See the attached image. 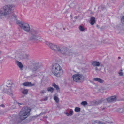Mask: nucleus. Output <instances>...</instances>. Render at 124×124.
I'll return each mask as SVG.
<instances>
[{"label":"nucleus","mask_w":124,"mask_h":124,"mask_svg":"<svg viewBox=\"0 0 124 124\" xmlns=\"http://www.w3.org/2000/svg\"><path fill=\"white\" fill-rule=\"evenodd\" d=\"M46 44L51 49L55 51L58 52L61 54L64 55L67 53V50L66 48L60 49L58 46L47 41L46 42Z\"/></svg>","instance_id":"f257e3e1"},{"label":"nucleus","mask_w":124,"mask_h":124,"mask_svg":"<svg viewBox=\"0 0 124 124\" xmlns=\"http://www.w3.org/2000/svg\"><path fill=\"white\" fill-rule=\"evenodd\" d=\"M52 72L55 76L59 77L62 74L63 70L59 64L54 63L52 65Z\"/></svg>","instance_id":"f03ea898"},{"label":"nucleus","mask_w":124,"mask_h":124,"mask_svg":"<svg viewBox=\"0 0 124 124\" xmlns=\"http://www.w3.org/2000/svg\"><path fill=\"white\" fill-rule=\"evenodd\" d=\"M13 7V5H10L4 6L0 10V17L9 14Z\"/></svg>","instance_id":"7ed1b4c3"},{"label":"nucleus","mask_w":124,"mask_h":124,"mask_svg":"<svg viewBox=\"0 0 124 124\" xmlns=\"http://www.w3.org/2000/svg\"><path fill=\"white\" fill-rule=\"evenodd\" d=\"M31 110L29 107H23L19 113V118L21 120H24L27 118L29 115Z\"/></svg>","instance_id":"20e7f679"},{"label":"nucleus","mask_w":124,"mask_h":124,"mask_svg":"<svg viewBox=\"0 0 124 124\" xmlns=\"http://www.w3.org/2000/svg\"><path fill=\"white\" fill-rule=\"evenodd\" d=\"M31 35L30 38V40L34 41L39 40L41 41H43V39L37 35V32L36 30L35 29H31Z\"/></svg>","instance_id":"39448f33"},{"label":"nucleus","mask_w":124,"mask_h":124,"mask_svg":"<svg viewBox=\"0 0 124 124\" xmlns=\"http://www.w3.org/2000/svg\"><path fill=\"white\" fill-rule=\"evenodd\" d=\"M16 23L21 29L25 31L28 32L30 31V25L27 23L17 21L16 22Z\"/></svg>","instance_id":"423d86ee"},{"label":"nucleus","mask_w":124,"mask_h":124,"mask_svg":"<svg viewBox=\"0 0 124 124\" xmlns=\"http://www.w3.org/2000/svg\"><path fill=\"white\" fill-rule=\"evenodd\" d=\"M11 89V87L10 85H9L8 86L2 85L0 86V90L3 91L2 92H4L9 95H12L13 94Z\"/></svg>","instance_id":"0eeeda50"},{"label":"nucleus","mask_w":124,"mask_h":124,"mask_svg":"<svg viewBox=\"0 0 124 124\" xmlns=\"http://www.w3.org/2000/svg\"><path fill=\"white\" fill-rule=\"evenodd\" d=\"M72 78L74 81L79 82L83 79L84 77L82 75L78 73L73 75Z\"/></svg>","instance_id":"6e6552de"},{"label":"nucleus","mask_w":124,"mask_h":124,"mask_svg":"<svg viewBox=\"0 0 124 124\" xmlns=\"http://www.w3.org/2000/svg\"><path fill=\"white\" fill-rule=\"evenodd\" d=\"M107 100L109 102L115 101L116 100V97L115 96L108 97L107 99Z\"/></svg>","instance_id":"1a4fd4ad"},{"label":"nucleus","mask_w":124,"mask_h":124,"mask_svg":"<svg viewBox=\"0 0 124 124\" xmlns=\"http://www.w3.org/2000/svg\"><path fill=\"white\" fill-rule=\"evenodd\" d=\"M23 85L25 86H31L34 85L33 84H32L30 82H26L23 83Z\"/></svg>","instance_id":"9d476101"},{"label":"nucleus","mask_w":124,"mask_h":124,"mask_svg":"<svg viewBox=\"0 0 124 124\" xmlns=\"http://www.w3.org/2000/svg\"><path fill=\"white\" fill-rule=\"evenodd\" d=\"M92 64L93 66H98L100 65V63L96 61H94L92 62Z\"/></svg>","instance_id":"9b49d317"},{"label":"nucleus","mask_w":124,"mask_h":124,"mask_svg":"<svg viewBox=\"0 0 124 124\" xmlns=\"http://www.w3.org/2000/svg\"><path fill=\"white\" fill-rule=\"evenodd\" d=\"M16 62L17 65L19 68L21 70H22L23 67V66L22 63L18 61H17Z\"/></svg>","instance_id":"f8f14e48"},{"label":"nucleus","mask_w":124,"mask_h":124,"mask_svg":"<svg viewBox=\"0 0 124 124\" xmlns=\"http://www.w3.org/2000/svg\"><path fill=\"white\" fill-rule=\"evenodd\" d=\"M58 96V95L56 94H55L54 96V99L56 103L58 102L59 100V99Z\"/></svg>","instance_id":"ddd939ff"},{"label":"nucleus","mask_w":124,"mask_h":124,"mask_svg":"<svg viewBox=\"0 0 124 124\" xmlns=\"http://www.w3.org/2000/svg\"><path fill=\"white\" fill-rule=\"evenodd\" d=\"M95 21V18L94 17H91L90 19V24L91 25H93Z\"/></svg>","instance_id":"4468645a"},{"label":"nucleus","mask_w":124,"mask_h":124,"mask_svg":"<svg viewBox=\"0 0 124 124\" xmlns=\"http://www.w3.org/2000/svg\"><path fill=\"white\" fill-rule=\"evenodd\" d=\"M93 80L94 81H98L100 83H102L104 81L103 80L97 78H93Z\"/></svg>","instance_id":"2eb2a0df"},{"label":"nucleus","mask_w":124,"mask_h":124,"mask_svg":"<svg viewBox=\"0 0 124 124\" xmlns=\"http://www.w3.org/2000/svg\"><path fill=\"white\" fill-rule=\"evenodd\" d=\"M92 124H99L101 123L99 121L94 120H92Z\"/></svg>","instance_id":"dca6fc26"},{"label":"nucleus","mask_w":124,"mask_h":124,"mask_svg":"<svg viewBox=\"0 0 124 124\" xmlns=\"http://www.w3.org/2000/svg\"><path fill=\"white\" fill-rule=\"evenodd\" d=\"M52 86L55 88L57 90H58L59 88L58 85L55 84V83H53L52 84Z\"/></svg>","instance_id":"f3484780"},{"label":"nucleus","mask_w":124,"mask_h":124,"mask_svg":"<svg viewBox=\"0 0 124 124\" xmlns=\"http://www.w3.org/2000/svg\"><path fill=\"white\" fill-rule=\"evenodd\" d=\"M47 90L52 93L54 90V89L52 87H48L47 88Z\"/></svg>","instance_id":"a211bd4d"},{"label":"nucleus","mask_w":124,"mask_h":124,"mask_svg":"<svg viewBox=\"0 0 124 124\" xmlns=\"http://www.w3.org/2000/svg\"><path fill=\"white\" fill-rule=\"evenodd\" d=\"M28 92V90L27 89H24L22 91V93L23 94H26Z\"/></svg>","instance_id":"6ab92c4d"},{"label":"nucleus","mask_w":124,"mask_h":124,"mask_svg":"<svg viewBox=\"0 0 124 124\" xmlns=\"http://www.w3.org/2000/svg\"><path fill=\"white\" fill-rule=\"evenodd\" d=\"M79 29L81 31H83L85 30L84 28L81 26H80L79 27Z\"/></svg>","instance_id":"aec40b11"},{"label":"nucleus","mask_w":124,"mask_h":124,"mask_svg":"<svg viewBox=\"0 0 124 124\" xmlns=\"http://www.w3.org/2000/svg\"><path fill=\"white\" fill-rule=\"evenodd\" d=\"M80 108H79L76 107L75 108V111L76 112H79L80 111Z\"/></svg>","instance_id":"412c9836"},{"label":"nucleus","mask_w":124,"mask_h":124,"mask_svg":"<svg viewBox=\"0 0 124 124\" xmlns=\"http://www.w3.org/2000/svg\"><path fill=\"white\" fill-rule=\"evenodd\" d=\"M18 56L20 59H23L24 58H25L24 57V55L23 54H21L19 55V54L18 55Z\"/></svg>","instance_id":"4be33fe9"},{"label":"nucleus","mask_w":124,"mask_h":124,"mask_svg":"<svg viewBox=\"0 0 124 124\" xmlns=\"http://www.w3.org/2000/svg\"><path fill=\"white\" fill-rule=\"evenodd\" d=\"M118 111L120 113H122L124 111V108H120L118 109Z\"/></svg>","instance_id":"5701e85b"},{"label":"nucleus","mask_w":124,"mask_h":124,"mask_svg":"<svg viewBox=\"0 0 124 124\" xmlns=\"http://www.w3.org/2000/svg\"><path fill=\"white\" fill-rule=\"evenodd\" d=\"M119 74L120 76H122L123 74V73L122 72V70H120L119 72Z\"/></svg>","instance_id":"b1692460"},{"label":"nucleus","mask_w":124,"mask_h":124,"mask_svg":"<svg viewBox=\"0 0 124 124\" xmlns=\"http://www.w3.org/2000/svg\"><path fill=\"white\" fill-rule=\"evenodd\" d=\"M10 17H11V18L16 19V18L17 17V16L15 15H12V16H11Z\"/></svg>","instance_id":"393cba45"},{"label":"nucleus","mask_w":124,"mask_h":124,"mask_svg":"<svg viewBox=\"0 0 124 124\" xmlns=\"http://www.w3.org/2000/svg\"><path fill=\"white\" fill-rule=\"evenodd\" d=\"M121 22L122 24L124 25V16H123L121 18Z\"/></svg>","instance_id":"a878e982"},{"label":"nucleus","mask_w":124,"mask_h":124,"mask_svg":"<svg viewBox=\"0 0 124 124\" xmlns=\"http://www.w3.org/2000/svg\"><path fill=\"white\" fill-rule=\"evenodd\" d=\"M87 104V103L85 101H83L81 103V105L84 106L86 105Z\"/></svg>","instance_id":"bb28decb"},{"label":"nucleus","mask_w":124,"mask_h":124,"mask_svg":"<svg viewBox=\"0 0 124 124\" xmlns=\"http://www.w3.org/2000/svg\"><path fill=\"white\" fill-rule=\"evenodd\" d=\"M73 113V111L72 110H70L69 112V114L70 115H72Z\"/></svg>","instance_id":"cd10ccee"},{"label":"nucleus","mask_w":124,"mask_h":124,"mask_svg":"<svg viewBox=\"0 0 124 124\" xmlns=\"http://www.w3.org/2000/svg\"><path fill=\"white\" fill-rule=\"evenodd\" d=\"M46 93V91L44 90L41 91L40 92V93Z\"/></svg>","instance_id":"c85d7f7f"},{"label":"nucleus","mask_w":124,"mask_h":124,"mask_svg":"<svg viewBox=\"0 0 124 124\" xmlns=\"http://www.w3.org/2000/svg\"><path fill=\"white\" fill-rule=\"evenodd\" d=\"M37 69L38 68H37V67H35L33 69L32 71H35L37 70Z\"/></svg>","instance_id":"c756f323"},{"label":"nucleus","mask_w":124,"mask_h":124,"mask_svg":"<svg viewBox=\"0 0 124 124\" xmlns=\"http://www.w3.org/2000/svg\"><path fill=\"white\" fill-rule=\"evenodd\" d=\"M16 102V103L17 104L19 105H22L23 104L22 103H19L17 102Z\"/></svg>","instance_id":"7c9ffc66"},{"label":"nucleus","mask_w":124,"mask_h":124,"mask_svg":"<svg viewBox=\"0 0 124 124\" xmlns=\"http://www.w3.org/2000/svg\"><path fill=\"white\" fill-rule=\"evenodd\" d=\"M48 97L47 96L45 97V98L44 99V100L45 101H46L47 100Z\"/></svg>","instance_id":"2f4dec72"},{"label":"nucleus","mask_w":124,"mask_h":124,"mask_svg":"<svg viewBox=\"0 0 124 124\" xmlns=\"http://www.w3.org/2000/svg\"><path fill=\"white\" fill-rule=\"evenodd\" d=\"M66 114L67 116H69V115H70L69 113H68V112L66 113Z\"/></svg>","instance_id":"473e14b6"},{"label":"nucleus","mask_w":124,"mask_h":124,"mask_svg":"<svg viewBox=\"0 0 124 124\" xmlns=\"http://www.w3.org/2000/svg\"><path fill=\"white\" fill-rule=\"evenodd\" d=\"M101 8H102V10H103L104 9V8H105L104 7H102V6H101Z\"/></svg>","instance_id":"72a5a7b5"},{"label":"nucleus","mask_w":124,"mask_h":124,"mask_svg":"<svg viewBox=\"0 0 124 124\" xmlns=\"http://www.w3.org/2000/svg\"><path fill=\"white\" fill-rule=\"evenodd\" d=\"M95 69V70H97V68H96Z\"/></svg>","instance_id":"f704fd0d"},{"label":"nucleus","mask_w":124,"mask_h":124,"mask_svg":"<svg viewBox=\"0 0 124 124\" xmlns=\"http://www.w3.org/2000/svg\"><path fill=\"white\" fill-rule=\"evenodd\" d=\"M1 106L2 107H3L4 106V105H1Z\"/></svg>","instance_id":"c9c22d12"},{"label":"nucleus","mask_w":124,"mask_h":124,"mask_svg":"<svg viewBox=\"0 0 124 124\" xmlns=\"http://www.w3.org/2000/svg\"><path fill=\"white\" fill-rule=\"evenodd\" d=\"M109 123L110 124H113L112 123Z\"/></svg>","instance_id":"e433bc0d"},{"label":"nucleus","mask_w":124,"mask_h":124,"mask_svg":"<svg viewBox=\"0 0 124 124\" xmlns=\"http://www.w3.org/2000/svg\"><path fill=\"white\" fill-rule=\"evenodd\" d=\"M119 59H120L121 58L120 57H118Z\"/></svg>","instance_id":"4c0bfd02"},{"label":"nucleus","mask_w":124,"mask_h":124,"mask_svg":"<svg viewBox=\"0 0 124 124\" xmlns=\"http://www.w3.org/2000/svg\"><path fill=\"white\" fill-rule=\"evenodd\" d=\"M1 52L0 51V54H1Z\"/></svg>","instance_id":"58836bf2"},{"label":"nucleus","mask_w":124,"mask_h":124,"mask_svg":"<svg viewBox=\"0 0 124 124\" xmlns=\"http://www.w3.org/2000/svg\"><path fill=\"white\" fill-rule=\"evenodd\" d=\"M63 29H64V30H65V29L64 28H63Z\"/></svg>","instance_id":"ea45409f"}]
</instances>
